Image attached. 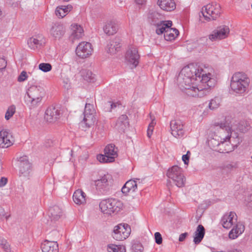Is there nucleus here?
<instances>
[{
	"mask_svg": "<svg viewBox=\"0 0 252 252\" xmlns=\"http://www.w3.org/2000/svg\"><path fill=\"white\" fill-rule=\"evenodd\" d=\"M133 250L135 252H143L144 248L140 243H135L132 246Z\"/></svg>",
	"mask_w": 252,
	"mask_h": 252,
	"instance_id": "09e8293b",
	"label": "nucleus"
},
{
	"mask_svg": "<svg viewBox=\"0 0 252 252\" xmlns=\"http://www.w3.org/2000/svg\"><path fill=\"white\" fill-rule=\"evenodd\" d=\"M38 67L40 70L45 72L52 69V65L49 63H41L39 64Z\"/></svg>",
	"mask_w": 252,
	"mask_h": 252,
	"instance_id": "a18cd8bd",
	"label": "nucleus"
},
{
	"mask_svg": "<svg viewBox=\"0 0 252 252\" xmlns=\"http://www.w3.org/2000/svg\"><path fill=\"white\" fill-rule=\"evenodd\" d=\"M205 233V229L204 226L201 224L198 225L194 233V243L196 245L199 244L204 238Z\"/></svg>",
	"mask_w": 252,
	"mask_h": 252,
	"instance_id": "bb28decb",
	"label": "nucleus"
},
{
	"mask_svg": "<svg viewBox=\"0 0 252 252\" xmlns=\"http://www.w3.org/2000/svg\"><path fill=\"white\" fill-rule=\"evenodd\" d=\"M107 250L109 252H126L125 247L124 246H117L113 244L109 245L107 246Z\"/></svg>",
	"mask_w": 252,
	"mask_h": 252,
	"instance_id": "58836bf2",
	"label": "nucleus"
},
{
	"mask_svg": "<svg viewBox=\"0 0 252 252\" xmlns=\"http://www.w3.org/2000/svg\"><path fill=\"white\" fill-rule=\"evenodd\" d=\"M121 191L124 194L126 195L127 194L128 192L131 191L130 189H129L127 188L125 184L122 188Z\"/></svg>",
	"mask_w": 252,
	"mask_h": 252,
	"instance_id": "5fc2aeb1",
	"label": "nucleus"
},
{
	"mask_svg": "<svg viewBox=\"0 0 252 252\" xmlns=\"http://www.w3.org/2000/svg\"><path fill=\"white\" fill-rule=\"evenodd\" d=\"M212 252H223V251H215L214 248L211 249Z\"/></svg>",
	"mask_w": 252,
	"mask_h": 252,
	"instance_id": "69168bd1",
	"label": "nucleus"
},
{
	"mask_svg": "<svg viewBox=\"0 0 252 252\" xmlns=\"http://www.w3.org/2000/svg\"><path fill=\"white\" fill-rule=\"evenodd\" d=\"M131 232V228L126 223H120L115 226L112 236L117 241H123L127 238Z\"/></svg>",
	"mask_w": 252,
	"mask_h": 252,
	"instance_id": "1a4fd4ad",
	"label": "nucleus"
},
{
	"mask_svg": "<svg viewBox=\"0 0 252 252\" xmlns=\"http://www.w3.org/2000/svg\"><path fill=\"white\" fill-rule=\"evenodd\" d=\"M28 78V75L27 72L25 71H23L19 76L18 77V81L19 82H22L25 81Z\"/></svg>",
	"mask_w": 252,
	"mask_h": 252,
	"instance_id": "8fccbe9b",
	"label": "nucleus"
},
{
	"mask_svg": "<svg viewBox=\"0 0 252 252\" xmlns=\"http://www.w3.org/2000/svg\"><path fill=\"white\" fill-rule=\"evenodd\" d=\"M95 111L93 105L86 103L84 112V118L81 123L83 127L89 128L94 124L96 121Z\"/></svg>",
	"mask_w": 252,
	"mask_h": 252,
	"instance_id": "6e6552de",
	"label": "nucleus"
},
{
	"mask_svg": "<svg viewBox=\"0 0 252 252\" xmlns=\"http://www.w3.org/2000/svg\"><path fill=\"white\" fill-rule=\"evenodd\" d=\"M156 125V122H154V120H152L151 123L149 124V126L153 129H154V126Z\"/></svg>",
	"mask_w": 252,
	"mask_h": 252,
	"instance_id": "052dcab7",
	"label": "nucleus"
},
{
	"mask_svg": "<svg viewBox=\"0 0 252 252\" xmlns=\"http://www.w3.org/2000/svg\"><path fill=\"white\" fill-rule=\"evenodd\" d=\"M172 26V22L171 21H160V22L156 25V33L159 35L162 33H166V30L169 29V27H171Z\"/></svg>",
	"mask_w": 252,
	"mask_h": 252,
	"instance_id": "c85d7f7f",
	"label": "nucleus"
},
{
	"mask_svg": "<svg viewBox=\"0 0 252 252\" xmlns=\"http://www.w3.org/2000/svg\"><path fill=\"white\" fill-rule=\"evenodd\" d=\"M179 34V32L175 28H171L169 27V29L166 30L164 33V37L166 40L171 41L174 39Z\"/></svg>",
	"mask_w": 252,
	"mask_h": 252,
	"instance_id": "72a5a7b5",
	"label": "nucleus"
},
{
	"mask_svg": "<svg viewBox=\"0 0 252 252\" xmlns=\"http://www.w3.org/2000/svg\"><path fill=\"white\" fill-rule=\"evenodd\" d=\"M61 113L60 110L54 106L49 107L46 110L44 118L45 120L49 123L55 122L61 117Z\"/></svg>",
	"mask_w": 252,
	"mask_h": 252,
	"instance_id": "2eb2a0df",
	"label": "nucleus"
},
{
	"mask_svg": "<svg viewBox=\"0 0 252 252\" xmlns=\"http://www.w3.org/2000/svg\"><path fill=\"white\" fill-rule=\"evenodd\" d=\"M237 221V215L234 212L226 214L223 216L221 220L222 226L226 229H229Z\"/></svg>",
	"mask_w": 252,
	"mask_h": 252,
	"instance_id": "dca6fc26",
	"label": "nucleus"
},
{
	"mask_svg": "<svg viewBox=\"0 0 252 252\" xmlns=\"http://www.w3.org/2000/svg\"><path fill=\"white\" fill-rule=\"evenodd\" d=\"M104 154L108 157H113L114 159L118 156L117 151L115 149V146L113 144H109L106 146L104 150Z\"/></svg>",
	"mask_w": 252,
	"mask_h": 252,
	"instance_id": "c9c22d12",
	"label": "nucleus"
},
{
	"mask_svg": "<svg viewBox=\"0 0 252 252\" xmlns=\"http://www.w3.org/2000/svg\"><path fill=\"white\" fill-rule=\"evenodd\" d=\"M12 136L7 131L1 130L0 131V147L7 148L12 144Z\"/></svg>",
	"mask_w": 252,
	"mask_h": 252,
	"instance_id": "a211bd4d",
	"label": "nucleus"
},
{
	"mask_svg": "<svg viewBox=\"0 0 252 252\" xmlns=\"http://www.w3.org/2000/svg\"><path fill=\"white\" fill-rule=\"evenodd\" d=\"M244 230L245 226L241 223H237L229 232V238L231 239H235L241 234Z\"/></svg>",
	"mask_w": 252,
	"mask_h": 252,
	"instance_id": "393cba45",
	"label": "nucleus"
},
{
	"mask_svg": "<svg viewBox=\"0 0 252 252\" xmlns=\"http://www.w3.org/2000/svg\"><path fill=\"white\" fill-rule=\"evenodd\" d=\"M212 76L211 73L206 74L204 73L201 76V79L200 81L203 84H206L209 88L213 87L215 86L216 80L211 77Z\"/></svg>",
	"mask_w": 252,
	"mask_h": 252,
	"instance_id": "473e14b6",
	"label": "nucleus"
},
{
	"mask_svg": "<svg viewBox=\"0 0 252 252\" xmlns=\"http://www.w3.org/2000/svg\"><path fill=\"white\" fill-rule=\"evenodd\" d=\"M121 47V45L120 39L118 38H115L108 43L106 50L107 53L113 55L119 51Z\"/></svg>",
	"mask_w": 252,
	"mask_h": 252,
	"instance_id": "aec40b11",
	"label": "nucleus"
},
{
	"mask_svg": "<svg viewBox=\"0 0 252 252\" xmlns=\"http://www.w3.org/2000/svg\"><path fill=\"white\" fill-rule=\"evenodd\" d=\"M118 30V24L114 21H108L103 27L104 32L108 35L114 34L117 32Z\"/></svg>",
	"mask_w": 252,
	"mask_h": 252,
	"instance_id": "b1692460",
	"label": "nucleus"
},
{
	"mask_svg": "<svg viewBox=\"0 0 252 252\" xmlns=\"http://www.w3.org/2000/svg\"><path fill=\"white\" fill-rule=\"evenodd\" d=\"M226 167L227 168L230 169L233 167V166L232 164H228L226 165Z\"/></svg>",
	"mask_w": 252,
	"mask_h": 252,
	"instance_id": "e2e57ef3",
	"label": "nucleus"
},
{
	"mask_svg": "<svg viewBox=\"0 0 252 252\" xmlns=\"http://www.w3.org/2000/svg\"><path fill=\"white\" fill-rule=\"evenodd\" d=\"M0 247L5 252H10V246L6 239L2 237H0Z\"/></svg>",
	"mask_w": 252,
	"mask_h": 252,
	"instance_id": "79ce46f5",
	"label": "nucleus"
},
{
	"mask_svg": "<svg viewBox=\"0 0 252 252\" xmlns=\"http://www.w3.org/2000/svg\"><path fill=\"white\" fill-rule=\"evenodd\" d=\"M157 4L161 9L166 11H171L176 8L174 0H158Z\"/></svg>",
	"mask_w": 252,
	"mask_h": 252,
	"instance_id": "4be33fe9",
	"label": "nucleus"
},
{
	"mask_svg": "<svg viewBox=\"0 0 252 252\" xmlns=\"http://www.w3.org/2000/svg\"><path fill=\"white\" fill-rule=\"evenodd\" d=\"M65 32V29L63 25L56 23L51 28L50 33L56 39L61 38Z\"/></svg>",
	"mask_w": 252,
	"mask_h": 252,
	"instance_id": "6ab92c4d",
	"label": "nucleus"
},
{
	"mask_svg": "<svg viewBox=\"0 0 252 252\" xmlns=\"http://www.w3.org/2000/svg\"><path fill=\"white\" fill-rule=\"evenodd\" d=\"M7 65V62L4 58H0V71L4 69Z\"/></svg>",
	"mask_w": 252,
	"mask_h": 252,
	"instance_id": "603ef678",
	"label": "nucleus"
},
{
	"mask_svg": "<svg viewBox=\"0 0 252 252\" xmlns=\"http://www.w3.org/2000/svg\"><path fill=\"white\" fill-rule=\"evenodd\" d=\"M186 155H190V152L188 151L187 152V154Z\"/></svg>",
	"mask_w": 252,
	"mask_h": 252,
	"instance_id": "774afa93",
	"label": "nucleus"
},
{
	"mask_svg": "<svg viewBox=\"0 0 252 252\" xmlns=\"http://www.w3.org/2000/svg\"><path fill=\"white\" fill-rule=\"evenodd\" d=\"M120 103L118 102H114L111 101H108L105 103V110L107 112H111L112 110L115 109L117 107L119 106Z\"/></svg>",
	"mask_w": 252,
	"mask_h": 252,
	"instance_id": "ea45409f",
	"label": "nucleus"
},
{
	"mask_svg": "<svg viewBox=\"0 0 252 252\" xmlns=\"http://www.w3.org/2000/svg\"><path fill=\"white\" fill-rule=\"evenodd\" d=\"M250 79L244 72L235 73L231 79L230 87L235 93L242 94L244 93L248 88Z\"/></svg>",
	"mask_w": 252,
	"mask_h": 252,
	"instance_id": "7ed1b4c3",
	"label": "nucleus"
},
{
	"mask_svg": "<svg viewBox=\"0 0 252 252\" xmlns=\"http://www.w3.org/2000/svg\"><path fill=\"white\" fill-rule=\"evenodd\" d=\"M19 175L21 177L29 179L32 176V165L26 156L19 158Z\"/></svg>",
	"mask_w": 252,
	"mask_h": 252,
	"instance_id": "9d476101",
	"label": "nucleus"
},
{
	"mask_svg": "<svg viewBox=\"0 0 252 252\" xmlns=\"http://www.w3.org/2000/svg\"><path fill=\"white\" fill-rule=\"evenodd\" d=\"M155 239L156 243L160 245L162 243V238L160 233L158 232H157L155 233Z\"/></svg>",
	"mask_w": 252,
	"mask_h": 252,
	"instance_id": "3c124183",
	"label": "nucleus"
},
{
	"mask_svg": "<svg viewBox=\"0 0 252 252\" xmlns=\"http://www.w3.org/2000/svg\"><path fill=\"white\" fill-rule=\"evenodd\" d=\"M27 94L28 96L27 104L31 108H33L41 102L44 94V89L39 86L32 85L28 89Z\"/></svg>",
	"mask_w": 252,
	"mask_h": 252,
	"instance_id": "20e7f679",
	"label": "nucleus"
},
{
	"mask_svg": "<svg viewBox=\"0 0 252 252\" xmlns=\"http://www.w3.org/2000/svg\"><path fill=\"white\" fill-rule=\"evenodd\" d=\"M156 125V122H154V120H152L151 123L149 124V126L153 129H154V126Z\"/></svg>",
	"mask_w": 252,
	"mask_h": 252,
	"instance_id": "680f3d73",
	"label": "nucleus"
},
{
	"mask_svg": "<svg viewBox=\"0 0 252 252\" xmlns=\"http://www.w3.org/2000/svg\"><path fill=\"white\" fill-rule=\"evenodd\" d=\"M135 2L139 5H143L146 2V0H135Z\"/></svg>",
	"mask_w": 252,
	"mask_h": 252,
	"instance_id": "bf43d9fd",
	"label": "nucleus"
},
{
	"mask_svg": "<svg viewBox=\"0 0 252 252\" xmlns=\"http://www.w3.org/2000/svg\"><path fill=\"white\" fill-rule=\"evenodd\" d=\"M43 252H59L57 242L45 240L41 245Z\"/></svg>",
	"mask_w": 252,
	"mask_h": 252,
	"instance_id": "412c9836",
	"label": "nucleus"
},
{
	"mask_svg": "<svg viewBox=\"0 0 252 252\" xmlns=\"http://www.w3.org/2000/svg\"><path fill=\"white\" fill-rule=\"evenodd\" d=\"M215 131H218L220 135L214 133L208 140L209 146L213 150L218 152H226V150L220 149L219 144L222 140L226 141L230 139L231 128L225 123L218 124L215 126Z\"/></svg>",
	"mask_w": 252,
	"mask_h": 252,
	"instance_id": "f03ea898",
	"label": "nucleus"
},
{
	"mask_svg": "<svg viewBox=\"0 0 252 252\" xmlns=\"http://www.w3.org/2000/svg\"><path fill=\"white\" fill-rule=\"evenodd\" d=\"M162 16L159 13L156 11H150L148 15L149 22L154 26L159 24L161 20Z\"/></svg>",
	"mask_w": 252,
	"mask_h": 252,
	"instance_id": "c756f323",
	"label": "nucleus"
},
{
	"mask_svg": "<svg viewBox=\"0 0 252 252\" xmlns=\"http://www.w3.org/2000/svg\"><path fill=\"white\" fill-rule=\"evenodd\" d=\"M97 160L101 163L112 162L114 161V158L113 157H108L104 154V155H99L97 156Z\"/></svg>",
	"mask_w": 252,
	"mask_h": 252,
	"instance_id": "a19ab883",
	"label": "nucleus"
},
{
	"mask_svg": "<svg viewBox=\"0 0 252 252\" xmlns=\"http://www.w3.org/2000/svg\"><path fill=\"white\" fill-rule=\"evenodd\" d=\"M122 202L115 198H108L102 200L99 203L101 211L105 214L117 213L122 208Z\"/></svg>",
	"mask_w": 252,
	"mask_h": 252,
	"instance_id": "39448f33",
	"label": "nucleus"
},
{
	"mask_svg": "<svg viewBox=\"0 0 252 252\" xmlns=\"http://www.w3.org/2000/svg\"><path fill=\"white\" fill-rule=\"evenodd\" d=\"M239 129L242 132H245L246 131H247V129L246 128H245L244 129H240L239 128Z\"/></svg>",
	"mask_w": 252,
	"mask_h": 252,
	"instance_id": "338daca9",
	"label": "nucleus"
},
{
	"mask_svg": "<svg viewBox=\"0 0 252 252\" xmlns=\"http://www.w3.org/2000/svg\"><path fill=\"white\" fill-rule=\"evenodd\" d=\"M166 175L178 187L181 188L185 185L186 179L183 174L182 168L178 166L174 165L169 168Z\"/></svg>",
	"mask_w": 252,
	"mask_h": 252,
	"instance_id": "0eeeda50",
	"label": "nucleus"
},
{
	"mask_svg": "<svg viewBox=\"0 0 252 252\" xmlns=\"http://www.w3.org/2000/svg\"><path fill=\"white\" fill-rule=\"evenodd\" d=\"M110 176L109 175H104L100 179L94 181V185L97 190L101 191L105 189L109 186Z\"/></svg>",
	"mask_w": 252,
	"mask_h": 252,
	"instance_id": "5701e85b",
	"label": "nucleus"
},
{
	"mask_svg": "<svg viewBox=\"0 0 252 252\" xmlns=\"http://www.w3.org/2000/svg\"><path fill=\"white\" fill-rule=\"evenodd\" d=\"M62 210L58 206H54L49 208L48 215L52 221L58 220L62 216Z\"/></svg>",
	"mask_w": 252,
	"mask_h": 252,
	"instance_id": "a878e982",
	"label": "nucleus"
},
{
	"mask_svg": "<svg viewBox=\"0 0 252 252\" xmlns=\"http://www.w3.org/2000/svg\"><path fill=\"white\" fill-rule=\"evenodd\" d=\"M72 9L71 5H67V6H58L55 10V14L59 18H63Z\"/></svg>",
	"mask_w": 252,
	"mask_h": 252,
	"instance_id": "7c9ffc66",
	"label": "nucleus"
},
{
	"mask_svg": "<svg viewBox=\"0 0 252 252\" xmlns=\"http://www.w3.org/2000/svg\"><path fill=\"white\" fill-rule=\"evenodd\" d=\"M188 233L187 232L181 234L179 238V241L180 242H183L186 239V237L188 236Z\"/></svg>",
	"mask_w": 252,
	"mask_h": 252,
	"instance_id": "4d7b16f0",
	"label": "nucleus"
},
{
	"mask_svg": "<svg viewBox=\"0 0 252 252\" xmlns=\"http://www.w3.org/2000/svg\"><path fill=\"white\" fill-rule=\"evenodd\" d=\"M225 141H226L224 140L221 141V142L219 144V147H220V149H222L223 150H226V152H220V153H227L231 151V150L230 148H228V147H229L230 146L228 144L225 143L224 142Z\"/></svg>",
	"mask_w": 252,
	"mask_h": 252,
	"instance_id": "de8ad7c7",
	"label": "nucleus"
},
{
	"mask_svg": "<svg viewBox=\"0 0 252 252\" xmlns=\"http://www.w3.org/2000/svg\"><path fill=\"white\" fill-rule=\"evenodd\" d=\"M153 129L150 127H148V129H147V136H148V137L150 138L152 134V133H153Z\"/></svg>",
	"mask_w": 252,
	"mask_h": 252,
	"instance_id": "13d9d810",
	"label": "nucleus"
},
{
	"mask_svg": "<svg viewBox=\"0 0 252 252\" xmlns=\"http://www.w3.org/2000/svg\"><path fill=\"white\" fill-rule=\"evenodd\" d=\"M221 13V7L219 4L216 2L209 3L203 6L201 14L207 21L216 20L220 17Z\"/></svg>",
	"mask_w": 252,
	"mask_h": 252,
	"instance_id": "423d86ee",
	"label": "nucleus"
},
{
	"mask_svg": "<svg viewBox=\"0 0 252 252\" xmlns=\"http://www.w3.org/2000/svg\"><path fill=\"white\" fill-rule=\"evenodd\" d=\"M126 61L129 65H132L131 68L136 67L139 63L140 55L138 49L136 47H130L125 56Z\"/></svg>",
	"mask_w": 252,
	"mask_h": 252,
	"instance_id": "9b49d317",
	"label": "nucleus"
},
{
	"mask_svg": "<svg viewBox=\"0 0 252 252\" xmlns=\"http://www.w3.org/2000/svg\"><path fill=\"white\" fill-rule=\"evenodd\" d=\"M229 32L230 30L228 26H220L212 32V33L209 35V38L212 41L223 39L228 36Z\"/></svg>",
	"mask_w": 252,
	"mask_h": 252,
	"instance_id": "f8f14e48",
	"label": "nucleus"
},
{
	"mask_svg": "<svg viewBox=\"0 0 252 252\" xmlns=\"http://www.w3.org/2000/svg\"><path fill=\"white\" fill-rule=\"evenodd\" d=\"M221 102V98L220 96H215L211 99L208 105V108L212 110L219 108Z\"/></svg>",
	"mask_w": 252,
	"mask_h": 252,
	"instance_id": "e433bc0d",
	"label": "nucleus"
},
{
	"mask_svg": "<svg viewBox=\"0 0 252 252\" xmlns=\"http://www.w3.org/2000/svg\"><path fill=\"white\" fill-rule=\"evenodd\" d=\"M93 51L92 44L88 42L80 43L76 48V54L80 58L84 59L92 55Z\"/></svg>",
	"mask_w": 252,
	"mask_h": 252,
	"instance_id": "ddd939ff",
	"label": "nucleus"
},
{
	"mask_svg": "<svg viewBox=\"0 0 252 252\" xmlns=\"http://www.w3.org/2000/svg\"><path fill=\"white\" fill-rule=\"evenodd\" d=\"M71 27L72 31L71 36L73 39H79L84 35V30L81 26L73 24Z\"/></svg>",
	"mask_w": 252,
	"mask_h": 252,
	"instance_id": "2f4dec72",
	"label": "nucleus"
},
{
	"mask_svg": "<svg viewBox=\"0 0 252 252\" xmlns=\"http://www.w3.org/2000/svg\"><path fill=\"white\" fill-rule=\"evenodd\" d=\"M184 123L180 120H174L170 122L171 134L175 138H181L185 134Z\"/></svg>",
	"mask_w": 252,
	"mask_h": 252,
	"instance_id": "4468645a",
	"label": "nucleus"
},
{
	"mask_svg": "<svg viewBox=\"0 0 252 252\" xmlns=\"http://www.w3.org/2000/svg\"><path fill=\"white\" fill-rule=\"evenodd\" d=\"M227 252H241L240 251L237 250H234L232 251H230Z\"/></svg>",
	"mask_w": 252,
	"mask_h": 252,
	"instance_id": "0e129e2a",
	"label": "nucleus"
},
{
	"mask_svg": "<svg viewBox=\"0 0 252 252\" xmlns=\"http://www.w3.org/2000/svg\"><path fill=\"white\" fill-rule=\"evenodd\" d=\"M125 185L132 192L137 189V184L135 180H130L127 181Z\"/></svg>",
	"mask_w": 252,
	"mask_h": 252,
	"instance_id": "37998d69",
	"label": "nucleus"
},
{
	"mask_svg": "<svg viewBox=\"0 0 252 252\" xmlns=\"http://www.w3.org/2000/svg\"><path fill=\"white\" fill-rule=\"evenodd\" d=\"M189 155H184L182 156V160L185 164H187V165L188 164L189 161Z\"/></svg>",
	"mask_w": 252,
	"mask_h": 252,
	"instance_id": "864d4df0",
	"label": "nucleus"
},
{
	"mask_svg": "<svg viewBox=\"0 0 252 252\" xmlns=\"http://www.w3.org/2000/svg\"><path fill=\"white\" fill-rule=\"evenodd\" d=\"M194 71L193 72L192 71V74H191V76H193L194 78V81L195 80H200L201 79V76L202 74L204 73L203 69H196L195 68H193Z\"/></svg>",
	"mask_w": 252,
	"mask_h": 252,
	"instance_id": "c03bdc74",
	"label": "nucleus"
},
{
	"mask_svg": "<svg viewBox=\"0 0 252 252\" xmlns=\"http://www.w3.org/2000/svg\"><path fill=\"white\" fill-rule=\"evenodd\" d=\"M42 43L43 41L41 40L38 39L33 37L30 38L27 42L29 47L32 50H35L41 46Z\"/></svg>",
	"mask_w": 252,
	"mask_h": 252,
	"instance_id": "f704fd0d",
	"label": "nucleus"
},
{
	"mask_svg": "<svg viewBox=\"0 0 252 252\" xmlns=\"http://www.w3.org/2000/svg\"><path fill=\"white\" fill-rule=\"evenodd\" d=\"M7 182V179L6 178L2 177L0 180V187L4 186Z\"/></svg>",
	"mask_w": 252,
	"mask_h": 252,
	"instance_id": "6e6d98bb",
	"label": "nucleus"
},
{
	"mask_svg": "<svg viewBox=\"0 0 252 252\" xmlns=\"http://www.w3.org/2000/svg\"><path fill=\"white\" fill-rule=\"evenodd\" d=\"M129 126L128 117L125 114L120 116L117 120L115 127L119 132H124Z\"/></svg>",
	"mask_w": 252,
	"mask_h": 252,
	"instance_id": "f3484780",
	"label": "nucleus"
},
{
	"mask_svg": "<svg viewBox=\"0 0 252 252\" xmlns=\"http://www.w3.org/2000/svg\"><path fill=\"white\" fill-rule=\"evenodd\" d=\"M81 74L84 80L89 82H93L94 79V75L91 71L86 69H83L81 71Z\"/></svg>",
	"mask_w": 252,
	"mask_h": 252,
	"instance_id": "4c0bfd02",
	"label": "nucleus"
},
{
	"mask_svg": "<svg viewBox=\"0 0 252 252\" xmlns=\"http://www.w3.org/2000/svg\"><path fill=\"white\" fill-rule=\"evenodd\" d=\"M191 74H192V70L189 67H186L183 68L177 78V85L182 91H189L187 93H189V91H193L194 93L191 94V95L201 97L203 94L204 90L206 88L201 87L199 88L193 86L194 78L193 76H191Z\"/></svg>",
	"mask_w": 252,
	"mask_h": 252,
	"instance_id": "f257e3e1",
	"label": "nucleus"
},
{
	"mask_svg": "<svg viewBox=\"0 0 252 252\" xmlns=\"http://www.w3.org/2000/svg\"><path fill=\"white\" fill-rule=\"evenodd\" d=\"M86 194L81 189L76 190L73 195V200L78 205L84 204L86 203Z\"/></svg>",
	"mask_w": 252,
	"mask_h": 252,
	"instance_id": "cd10ccee",
	"label": "nucleus"
},
{
	"mask_svg": "<svg viewBox=\"0 0 252 252\" xmlns=\"http://www.w3.org/2000/svg\"><path fill=\"white\" fill-rule=\"evenodd\" d=\"M15 112V107L14 106H10L7 110L5 115V118L6 120H9L14 115Z\"/></svg>",
	"mask_w": 252,
	"mask_h": 252,
	"instance_id": "49530a36",
	"label": "nucleus"
}]
</instances>
